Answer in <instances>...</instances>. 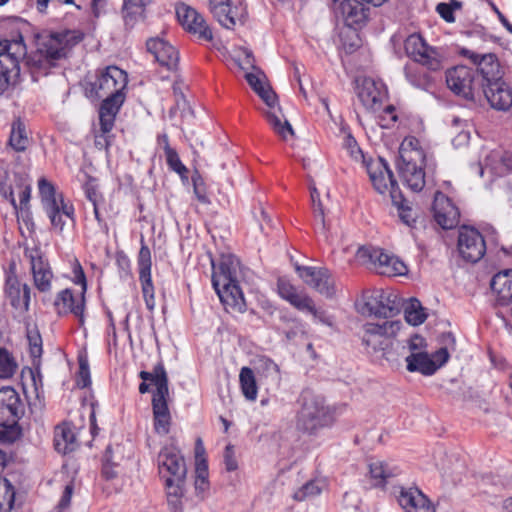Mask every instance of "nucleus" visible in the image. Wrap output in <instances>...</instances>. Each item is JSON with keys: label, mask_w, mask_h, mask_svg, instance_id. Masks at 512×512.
<instances>
[{"label": "nucleus", "mask_w": 512, "mask_h": 512, "mask_svg": "<svg viewBox=\"0 0 512 512\" xmlns=\"http://www.w3.org/2000/svg\"><path fill=\"white\" fill-rule=\"evenodd\" d=\"M277 287L281 298L288 301L289 303L300 293L294 285L283 278L278 280Z\"/></svg>", "instance_id": "53"}, {"label": "nucleus", "mask_w": 512, "mask_h": 512, "mask_svg": "<svg viewBox=\"0 0 512 512\" xmlns=\"http://www.w3.org/2000/svg\"><path fill=\"white\" fill-rule=\"evenodd\" d=\"M490 286L496 294L497 304L508 305L512 301V270H505L494 275Z\"/></svg>", "instance_id": "31"}, {"label": "nucleus", "mask_w": 512, "mask_h": 512, "mask_svg": "<svg viewBox=\"0 0 512 512\" xmlns=\"http://www.w3.org/2000/svg\"><path fill=\"white\" fill-rule=\"evenodd\" d=\"M481 95L486 97L491 107L498 110H507L512 105V92L502 79L489 84L483 83Z\"/></svg>", "instance_id": "25"}, {"label": "nucleus", "mask_w": 512, "mask_h": 512, "mask_svg": "<svg viewBox=\"0 0 512 512\" xmlns=\"http://www.w3.org/2000/svg\"><path fill=\"white\" fill-rule=\"evenodd\" d=\"M142 293L145 300V304L148 310L152 311L155 307V298H154V287L152 284L151 276H140L139 277Z\"/></svg>", "instance_id": "49"}, {"label": "nucleus", "mask_w": 512, "mask_h": 512, "mask_svg": "<svg viewBox=\"0 0 512 512\" xmlns=\"http://www.w3.org/2000/svg\"><path fill=\"white\" fill-rule=\"evenodd\" d=\"M414 152L419 153L420 155H425L423 149L419 147V141L415 137L405 138L399 147V156H403L405 154L412 155Z\"/></svg>", "instance_id": "56"}, {"label": "nucleus", "mask_w": 512, "mask_h": 512, "mask_svg": "<svg viewBox=\"0 0 512 512\" xmlns=\"http://www.w3.org/2000/svg\"><path fill=\"white\" fill-rule=\"evenodd\" d=\"M458 251L467 262L476 263L485 255L483 236L472 227L462 226L458 235Z\"/></svg>", "instance_id": "14"}, {"label": "nucleus", "mask_w": 512, "mask_h": 512, "mask_svg": "<svg viewBox=\"0 0 512 512\" xmlns=\"http://www.w3.org/2000/svg\"><path fill=\"white\" fill-rule=\"evenodd\" d=\"M39 187V193L41 196V200L43 203L44 209H48L50 207L51 202L59 203L60 197H63L62 195H56L55 187L54 185L46 180L45 178H41L38 182Z\"/></svg>", "instance_id": "43"}, {"label": "nucleus", "mask_w": 512, "mask_h": 512, "mask_svg": "<svg viewBox=\"0 0 512 512\" xmlns=\"http://www.w3.org/2000/svg\"><path fill=\"white\" fill-rule=\"evenodd\" d=\"M27 339L29 344L30 355L33 360L40 359L42 355V338L39 331L36 328L28 329Z\"/></svg>", "instance_id": "48"}, {"label": "nucleus", "mask_w": 512, "mask_h": 512, "mask_svg": "<svg viewBox=\"0 0 512 512\" xmlns=\"http://www.w3.org/2000/svg\"><path fill=\"white\" fill-rule=\"evenodd\" d=\"M407 343L410 354H414L415 352H424L427 346L425 339L418 334L413 335Z\"/></svg>", "instance_id": "63"}, {"label": "nucleus", "mask_w": 512, "mask_h": 512, "mask_svg": "<svg viewBox=\"0 0 512 512\" xmlns=\"http://www.w3.org/2000/svg\"><path fill=\"white\" fill-rule=\"evenodd\" d=\"M239 381L244 396L248 400H255L257 397V385L252 369L243 367L240 371Z\"/></svg>", "instance_id": "39"}, {"label": "nucleus", "mask_w": 512, "mask_h": 512, "mask_svg": "<svg viewBox=\"0 0 512 512\" xmlns=\"http://www.w3.org/2000/svg\"><path fill=\"white\" fill-rule=\"evenodd\" d=\"M367 173L377 192L383 194L389 191L392 203L396 207L404 205L402 193L385 159L378 157L367 163Z\"/></svg>", "instance_id": "7"}, {"label": "nucleus", "mask_w": 512, "mask_h": 512, "mask_svg": "<svg viewBox=\"0 0 512 512\" xmlns=\"http://www.w3.org/2000/svg\"><path fill=\"white\" fill-rule=\"evenodd\" d=\"M432 208L435 221L443 229H452L458 225L459 210L442 192L435 193Z\"/></svg>", "instance_id": "22"}, {"label": "nucleus", "mask_w": 512, "mask_h": 512, "mask_svg": "<svg viewBox=\"0 0 512 512\" xmlns=\"http://www.w3.org/2000/svg\"><path fill=\"white\" fill-rule=\"evenodd\" d=\"M295 269L300 278L319 294L326 298L335 296V279L327 268L296 265Z\"/></svg>", "instance_id": "12"}, {"label": "nucleus", "mask_w": 512, "mask_h": 512, "mask_svg": "<svg viewBox=\"0 0 512 512\" xmlns=\"http://www.w3.org/2000/svg\"><path fill=\"white\" fill-rule=\"evenodd\" d=\"M152 0H124L122 17L127 28H133L138 22L145 18V7Z\"/></svg>", "instance_id": "33"}, {"label": "nucleus", "mask_w": 512, "mask_h": 512, "mask_svg": "<svg viewBox=\"0 0 512 512\" xmlns=\"http://www.w3.org/2000/svg\"><path fill=\"white\" fill-rule=\"evenodd\" d=\"M405 51L408 57L427 66L430 70H438L441 62L434 48L428 46L425 40L418 34H412L405 40Z\"/></svg>", "instance_id": "17"}, {"label": "nucleus", "mask_w": 512, "mask_h": 512, "mask_svg": "<svg viewBox=\"0 0 512 512\" xmlns=\"http://www.w3.org/2000/svg\"><path fill=\"white\" fill-rule=\"evenodd\" d=\"M125 99V95L105 96L99 110L101 131L105 134L112 130L115 116Z\"/></svg>", "instance_id": "30"}, {"label": "nucleus", "mask_w": 512, "mask_h": 512, "mask_svg": "<svg viewBox=\"0 0 512 512\" xmlns=\"http://www.w3.org/2000/svg\"><path fill=\"white\" fill-rule=\"evenodd\" d=\"M403 306V300L394 292L376 291L369 296L365 307L370 315L390 318L397 315Z\"/></svg>", "instance_id": "15"}, {"label": "nucleus", "mask_w": 512, "mask_h": 512, "mask_svg": "<svg viewBox=\"0 0 512 512\" xmlns=\"http://www.w3.org/2000/svg\"><path fill=\"white\" fill-rule=\"evenodd\" d=\"M152 373L156 377V391L154 392L153 395H168V376L164 368V365L161 362H159L157 365H155Z\"/></svg>", "instance_id": "46"}, {"label": "nucleus", "mask_w": 512, "mask_h": 512, "mask_svg": "<svg viewBox=\"0 0 512 512\" xmlns=\"http://www.w3.org/2000/svg\"><path fill=\"white\" fill-rule=\"evenodd\" d=\"M260 362L263 375L273 382H279L280 371L278 365L270 359H262Z\"/></svg>", "instance_id": "57"}, {"label": "nucleus", "mask_w": 512, "mask_h": 512, "mask_svg": "<svg viewBox=\"0 0 512 512\" xmlns=\"http://www.w3.org/2000/svg\"><path fill=\"white\" fill-rule=\"evenodd\" d=\"M209 8L214 18L226 29L243 25L247 16L244 0H209Z\"/></svg>", "instance_id": "9"}, {"label": "nucleus", "mask_w": 512, "mask_h": 512, "mask_svg": "<svg viewBox=\"0 0 512 512\" xmlns=\"http://www.w3.org/2000/svg\"><path fill=\"white\" fill-rule=\"evenodd\" d=\"M264 115L269 124L272 126L273 130L282 139L286 140L288 134L291 136L294 135V130L287 119H284V121H282L281 118L272 111H266L264 112Z\"/></svg>", "instance_id": "42"}, {"label": "nucleus", "mask_w": 512, "mask_h": 512, "mask_svg": "<svg viewBox=\"0 0 512 512\" xmlns=\"http://www.w3.org/2000/svg\"><path fill=\"white\" fill-rule=\"evenodd\" d=\"M15 491L6 478L0 477V512L9 511L14 503Z\"/></svg>", "instance_id": "44"}, {"label": "nucleus", "mask_w": 512, "mask_h": 512, "mask_svg": "<svg viewBox=\"0 0 512 512\" xmlns=\"http://www.w3.org/2000/svg\"><path fill=\"white\" fill-rule=\"evenodd\" d=\"M185 479H181L180 481L176 480V477L165 479L166 489H167V497H183V485Z\"/></svg>", "instance_id": "60"}, {"label": "nucleus", "mask_w": 512, "mask_h": 512, "mask_svg": "<svg viewBox=\"0 0 512 512\" xmlns=\"http://www.w3.org/2000/svg\"><path fill=\"white\" fill-rule=\"evenodd\" d=\"M24 414V404L12 387L0 389V443H13L21 435L18 421Z\"/></svg>", "instance_id": "4"}, {"label": "nucleus", "mask_w": 512, "mask_h": 512, "mask_svg": "<svg viewBox=\"0 0 512 512\" xmlns=\"http://www.w3.org/2000/svg\"><path fill=\"white\" fill-rule=\"evenodd\" d=\"M376 272L386 276H402L407 273V267L399 258L381 250L376 266Z\"/></svg>", "instance_id": "34"}, {"label": "nucleus", "mask_w": 512, "mask_h": 512, "mask_svg": "<svg viewBox=\"0 0 512 512\" xmlns=\"http://www.w3.org/2000/svg\"><path fill=\"white\" fill-rule=\"evenodd\" d=\"M176 15L181 25L194 34H198L201 39L210 41L213 34L205 19L193 7L184 3L176 7Z\"/></svg>", "instance_id": "19"}, {"label": "nucleus", "mask_w": 512, "mask_h": 512, "mask_svg": "<svg viewBox=\"0 0 512 512\" xmlns=\"http://www.w3.org/2000/svg\"><path fill=\"white\" fill-rule=\"evenodd\" d=\"M70 51L68 33L38 36L35 51L26 55L25 64L34 81L47 76L52 68L66 59Z\"/></svg>", "instance_id": "1"}, {"label": "nucleus", "mask_w": 512, "mask_h": 512, "mask_svg": "<svg viewBox=\"0 0 512 512\" xmlns=\"http://www.w3.org/2000/svg\"><path fill=\"white\" fill-rule=\"evenodd\" d=\"M380 248L362 246L356 252V259L364 266L376 271L378 258L381 253Z\"/></svg>", "instance_id": "41"}, {"label": "nucleus", "mask_w": 512, "mask_h": 512, "mask_svg": "<svg viewBox=\"0 0 512 512\" xmlns=\"http://www.w3.org/2000/svg\"><path fill=\"white\" fill-rule=\"evenodd\" d=\"M194 193L201 203L208 204L210 201L206 195L204 181L198 171L192 176Z\"/></svg>", "instance_id": "58"}, {"label": "nucleus", "mask_w": 512, "mask_h": 512, "mask_svg": "<svg viewBox=\"0 0 512 512\" xmlns=\"http://www.w3.org/2000/svg\"><path fill=\"white\" fill-rule=\"evenodd\" d=\"M314 218L316 223V230L323 234L326 239H328L329 226L326 223L324 210L321 203H319L318 207L314 209Z\"/></svg>", "instance_id": "59"}, {"label": "nucleus", "mask_w": 512, "mask_h": 512, "mask_svg": "<svg viewBox=\"0 0 512 512\" xmlns=\"http://www.w3.org/2000/svg\"><path fill=\"white\" fill-rule=\"evenodd\" d=\"M54 305L58 314L62 315L73 313L76 317L79 318L80 323H83V313L85 307L84 295L80 294L78 297H75L70 289H64L57 295Z\"/></svg>", "instance_id": "29"}, {"label": "nucleus", "mask_w": 512, "mask_h": 512, "mask_svg": "<svg viewBox=\"0 0 512 512\" xmlns=\"http://www.w3.org/2000/svg\"><path fill=\"white\" fill-rule=\"evenodd\" d=\"M25 54L22 38L19 41H0V95L20 73L19 59Z\"/></svg>", "instance_id": "6"}, {"label": "nucleus", "mask_w": 512, "mask_h": 512, "mask_svg": "<svg viewBox=\"0 0 512 512\" xmlns=\"http://www.w3.org/2000/svg\"><path fill=\"white\" fill-rule=\"evenodd\" d=\"M25 256L29 259L33 274L34 284L40 292L51 289L52 271L48 262L43 258L39 248H26Z\"/></svg>", "instance_id": "20"}, {"label": "nucleus", "mask_w": 512, "mask_h": 512, "mask_svg": "<svg viewBox=\"0 0 512 512\" xmlns=\"http://www.w3.org/2000/svg\"><path fill=\"white\" fill-rule=\"evenodd\" d=\"M399 322L386 321L383 324L367 323L363 326L362 342L366 346L367 352L378 353L382 355L388 352L393 344L391 336L399 329Z\"/></svg>", "instance_id": "8"}, {"label": "nucleus", "mask_w": 512, "mask_h": 512, "mask_svg": "<svg viewBox=\"0 0 512 512\" xmlns=\"http://www.w3.org/2000/svg\"><path fill=\"white\" fill-rule=\"evenodd\" d=\"M404 314L406 321L413 326L422 324L427 318L425 309L422 307L420 301L415 298L410 299L409 303L404 308Z\"/></svg>", "instance_id": "37"}, {"label": "nucleus", "mask_w": 512, "mask_h": 512, "mask_svg": "<svg viewBox=\"0 0 512 512\" xmlns=\"http://www.w3.org/2000/svg\"><path fill=\"white\" fill-rule=\"evenodd\" d=\"M45 212L53 228L60 233H62L65 228H72L74 226V208L71 204L66 203L63 197H60L59 203L52 201L50 207L46 209Z\"/></svg>", "instance_id": "26"}, {"label": "nucleus", "mask_w": 512, "mask_h": 512, "mask_svg": "<svg viewBox=\"0 0 512 512\" xmlns=\"http://www.w3.org/2000/svg\"><path fill=\"white\" fill-rule=\"evenodd\" d=\"M127 83L128 78L125 71L117 66H108L100 72L97 80L92 84V91L98 98L124 95L123 91Z\"/></svg>", "instance_id": "11"}, {"label": "nucleus", "mask_w": 512, "mask_h": 512, "mask_svg": "<svg viewBox=\"0 0 512 512\" xmlns=\"http://www.w3.org/2000/svg\"><path fill=\"white\" fill-rule=\"evenodd\" d=\"M159 474L162 478L176 477L177 481L186 478L187 468L183 456L174 446H165L157 457Z\"/></svg>", "instance_id": "16"}, {"label": "nucleus", "mask_w": 512, "mask_h": 512, "mask_svg": "<svg viewBox=\"0 0 512 512\" xmlns=\"http://www.w3.org/2000/svg\"><path fill=\"white\" fill-rule=\"evenodd\" d=\"M345 147L349 151L352 158H354L356 161L362 159L363 163L367 167V163H369L371 160H369V161L365 160L361 149L359 148L355 138L352 135H348L345 138Z\"/></svg>", "instance_id": "61"}, {"label": "nucleus", "mask_w": 512, "mask_h": 512, "mask_svg": "<svg viewBox=\"0 0 512 512\" xmlns=\"http://www.w3.org/2000/svg\"><path fill=\"white\" fill-rule=\"evenodd\" d=\"M239 51L241 55H238L235 61L242 70L252 69L253 71H256L259 69L254 64L255 60L251 50L241 48Z\"/></svg>", "instance_id": "54"}, {"label": "nucleus", "mask_w": 512, "mask_h": 512, "mask_svg": "<svg viewBox=\"0 0 512 512\" xmlns=\"http://www.w3.org/2000/svg\"><path fill=\"white\" fill-rule=\"evenodd\" d=\"M290 304L301 312H314L315 303L313 299L304 292H300Z\"/></svg>", "instance_id": "50"}, {"label": "nucleus", "mask_w": 512, "mask_h": 512, "mask_svg": "<svg viewBox=\"0 0 512 512\" xmlns=\"http://www.w3.org/2000/svg\"><path fill=\"white\" fill-rule=\"evenodd\" d=\"M28 142L25 126L19 120L15 121L12 125L9 144L15 151L22 152L27 148Z\"/></svg>", "instance_id": "40"}, {"label": "nucleus", "mask_w": 512, "mask_h": 512, "mask_svg": "<svg viewBox=\"0 0 512 512\" xmlns=\"http://www.w3.org/2000/svg\"><path fill=\"white\" fill-rule=\"evenodd\" d=\"M90 372L89 365L86 358H79V380L78 385L82 388L87 387L90 384Z\"/></svg>", "instance_id": "62"}, {"label": "nucleus", "mask_w": 512, "mask_h": 512, "mask_svg": "<svg viewBox=\"0 0 512 512\" xmlns=\"http://www.w3.org/2000/svg\"><path fill=\"white\" fill-rule=\"evenodd\" d=\"M6 294L10 304L20 312H27L30 303V287L22 284L15 276H9L6 280Z\"/></svg>", "instance_id": "27"}, {"label": "nucleus", "mask_w": 512, "mask_h": 512, "mask_svg": "<svg viewBox=\"0 0 512 512\" xmlns=\"http://www.w3.org/2000/svg\"><path fill=\"white\" fill-rule=\"evenodd\" d=\"M322 492L321 482L311 480L299 488L294 494L293 498L296 501H304L309 498L318 496Z\"/></svg>", "instance_id": "45"}, {"label": "nucleus", "mask_w": 512, "mask_h": 512, "mask_svg": "<svg viewBox=\"0 0 512 512\" xmlns=\"http://www.w3.org/2000/svg\"><path fill=\"white\" fill-rule=\"evenodd\" d=\"M76 437L69 426L59 425L54 432V447L57 452L67 454L75 450Z\"/></svg>", "instance_id": "35"}, {"label": "nucleus", "mask_w": 512, "mask_h": 512, "mask_svg": "<svg viewBox=\"0 0 512 512\" xmlns=\"http://www.w3.org/2000/svg\"><path fill=\"white\" fill-rule=\"evenodd\" d=\"M212 284L222 304L242 311L245 306L239 286L240 262L234 255H222L218 266L212 261Z\"/></svg>", "instance_id": "2"}, {"label": "nucleus", "mask_w": 512, "mask_h": 512, "mask_svg": "<svg viewBox=\"0 0 512 512\" xmlns=\"http://www.w3.org/2000/svg\"><path fill=\"white\" fill-rule=\"evenodd\" d=\"M461 54L477 65V71L475 72L479 75L480 82L489 84L502 79L503 72L496 55L491 53L479 55L466 48L461 50Z\"/></svg>", "instance_id": "18"}, {"label": "nucleus", "mask_w": 512, "mask_h": 512, "mask_svg": "<svg viewBox=\"0 0 512 512\" xmlns=\"http://www.w3.org/2000/svg\"><path fill=\"white\" fill-rule=\"evenodd\" d=\"M449 359V353L446 347H442L431 356L426 352H415L409 354L405 361L409 372H419L423 375H433Z\"/></svg>", "instance_id": "13"}, {"label": "nucleus", "mask_w": 512, "mask_h": 512, "mask_svg": "<svg viewBox=\"0 0 512 512\" xmlns=\"http://www.w3.org/2000/svg\"><path fill=\"white\" fill-rule=\"evenodd\" d=\"M370 9L359 0H334V12L349 27L366 23Z\"/></svg>", "instance_id": "21"}, {"label": "nucleus", "mask_w": 512, "mask_h": 512, "mask_svg": "<svg viewBox=\"0 0 512 512\" xmlns=\"http://www.w3.org/2000/svg\"><path fill=\"white\" fill-rule=\"evenodd\" d=\"M398 502L405 512H435L430 501L418 488H401Z\"/></svg>", "instance_id": "28"}, {"label": "nucleus", "mask_w": 512, "mask_h": 512, "mask_svg": "<svg viewBox=\"0 0 512 512\" xmlns=\"http://www.w3.org/2000/svg\"><path fill=\"white\" fill-rule=\"evenodd\" d=\"M446 82L455 94L470 101L480 97L483 90L479 75L472 68L464 65L449 69L446 73Z\"/></svg>", "instance_id": "5"}, {"label": "nucleus", "mask_w": 512, "mask_h": 512, "mask_svg": "<svg viewBox=\"0 0 512 512\" xmlns=\"http://www.w3.org/2000/svg\"><path fill=\"white\" fill-rule=\"evenodd\" d=\"M146 47L160 65L168 70L177 68L179 53L169 42L159 37L150 38L146 42Z\"/></svg>", "instance_id": "23"}, {"label": "nucleus", "mask_w": 512, "mask_h": 512, "mask_svg": "<svg viewBox=\"0 0 512 512\" xmlns=\"http://www.w3.org/2000/svg\"><path fill=\"white\" fill-rule=\"evenodd\" d=\"M371 477L376 481V485H384L389 478L398 474L395 468H390L387 463L376 461L369 465Z\"/></svg>", "instance_id": "38"}, {"label": "nucleus", "mask_w": 512, "mask_h": 512, "mask_svg": "<svg viewBox=\"0 0 512 512\" xmlns=\"http://www.w3.org/2000/svg\"><path fill=\"white\" fill-rule=\"evenodd\" d=\"M258 96L265 102V104L270 107L274 108L277 103V95L272 90L271 86L268 84L264 89H262Z\"/></svg>", "instance_id": "64"}, {"label": "nucleus", "mask_w": 512, "mask_h": 512, "mask_svg": "<svg viewBox=\"0 0 512 512\" xmlns=\"http://www.w3.org/2000/svg\"><path fill=\"white\" fill-rule=\"evenodd\" d=\"M245 78L248 84L257 94H259V92L268 85L265 82L266 76L260 69L256 70L255 72H247L245 74Z\"/></svg>", "instance_id": "51"}, {"label": "nucleus", "mask_w": 512, "mask_h": 512, "mask_svg": "<svg viewBox=\"0 0 512 512\" xmlns=\"http://www.w3.org/2000/svg\"><path fill=\"white\" fill-rule=\"evenodd\" d=\"M165 138V146H164V152L166 157L167 165L171 170L179 174L182 180L187 181L188 180V169L186 166L181 162L179 155L177 151L170 147L168 136L164 134Z\"/></svg>", "instance_id": "36"}, {"label": "nucleus", "mask_w": 512, "mask_h": 512, "mask_svg": "<svg viewBox=\"0 0 512 512\" xmlns=\"http://www.w3.org/2000/svg\"><path fill=\"white\" fill-rule=\"evenodd\" d=\"M168 395H153L152 409L154 428L158 434L166 435L170 430L171 416L167 405Z\"/></svg>", "instance_id": "32"}, {"label": "nucleus", "mask_w": 512, "mask_h": 512, "mask_svg": "<svg viewBox=\"0 0 512 512\" xmlns=\"http://www.w3.org/2000/svg\"><path fill=\"white\" fill-rule=\"evenodd\" d=\"M139 277L151 276V253L147 246H142L139 251Z\"/></svg>", "instance_id": "52"}, {"label": "nucleus", "mask_w": 512, "mask_h": 512, "mask_svg": "<svg viewBox=\"0 0 512 512\" xmlns=\"http://www.w3.org/2000/svg\"><path fill=\"white\" fill-rule=\"evenodd\" d=\"M357 95L366 109L376 110L385 96L383 84L370 77H365L358 80Z\"/></svg>", "instance_id": "24"}, {"label": "nucleus", "mask_w": 512, "mask_h": 512, "mask_svg": "<svg viewBox=\"0 0 512 512\" xmlns=\"http://www.w3.org/2000/svg\"><path fill=\"white\" fill-rule=\"evenodd\" d=\"M17 368L14 358L6 349L0 348V378L11 377Z\"/></svg>", "instance_id": "47"}, {"label": "nucleus", "mask_w": 512, "mask_h": 512, "mask_svg": "<svg viewBox=\"0 0 512 512\" xmlns=\"http://www.w3.org/2000/svg\"><path fill=\"white\" fill-rule=\"evenodd\" d=\"M333 422V415L323 397L305 392L301 397V408L296 416V429L308 435H316Z\"/></svg>", "instance_id": "3"}, {"label": "nucleus", "mask_w": 512, "mask_h": 512, "mask_svg": "<svg viewBox=\"0 0 512 512\" xmlns=\"http://www.w3.org/2000/svg\"><path fill=\"white\" fill-rule=\"evenodd\" d=\"M285 323L291 324L288 329L284 331L287 340H294L299 334L304 333L303 324L297 318H288L287 316H283L281 318Z\"/></svg>", "instance_id": "55"}, {"label": "nucleus", "mask_w": 512, "mask_h": 512, "mask_svg": "<svg viewBox=\"0 0 512 512\" xmlns=\"http://www.w3.org/2000/svg\"><path fill=\"white\" fill-rule=\"evenodd\" d=\"M425 155L415 153L399 156L397 169L404 183L413 191L418 192L425 186Z\"/></svg>", "instance_id": "10"}]
</instances>
